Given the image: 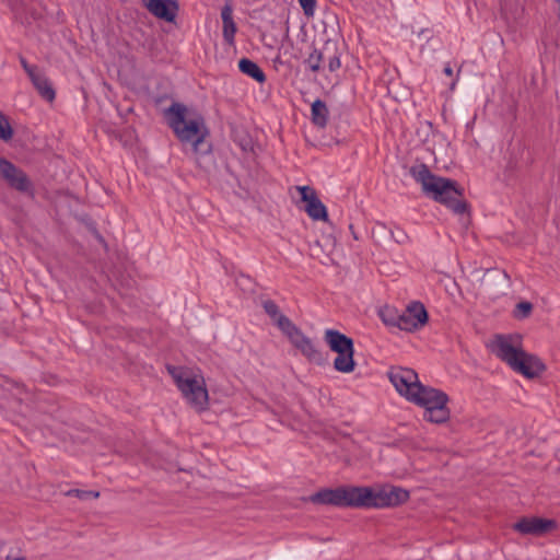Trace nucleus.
Returning a JSON list of instances; mask_svg holds the SVG:
<instances>
[{
	"label": "nucleus",
	"instance_id": "obj_22",
	"mask_svg": "<svg viewBox=\"0 0 560 560\" xmlns=\"http://www.w3.org/2000/svg\"><path fill=\"white\" fill-rule=\"evenodd\" d=\"M32 82L43 98L48 102H52L55 100V90L45 77L38 73L32 79Z\"/></svg>",
	"mask_w": 560,
	"mask_h": 560
},
{
	"label": "nucleus",
	"instance_id": "obj_14",
	"mask_svg": "<svg viewBox=\"0 0 560 560\" xmlns=\"http://www.w3.org/2000/svg\"><path fill=\"white\" fill-rule=\"evenodd\" d=\"M556 527V521L541 517H522L513 526L521 534L535 536L544 535Z\"/></svg>",
	"mask_w": 560,
	"mask_h": 560
},
{
	"label": "nucleus",
	"instance_id": "obj_17",
	"mask_svg": "<svg viewBox=\"0 0 560 560\" xmlns=\"http://www.w3.org/2000/svg\"><path fill=\"white\" fill-rule=\"evenodd\" d=\"M221 19H222V36L224 42L229 46H234L235 44V33L237 32L236 23L233 20V8L231 4L225 3L221 9Z\"/></svg>",
	"mask_w": 560,
	"mask_h": 560
},
{
	"label": "nucleus",
	"instance_id": "obj_29",
	"mask_svg": "<svg viewBox=\"0 0 560 560\" xmlns=\"http://www.w3.org/2000/svg\"><path fill=\"white\" fill-rule=\"evenodd\" d=\"M20 62L31 80L38 74V72L36 71V67L28 65L24 57H20Z\"/></svg>",
	"mask_w": 560,
	"mask_h": 560
},
{
	"label": "nucleus",
	"instance_id": "obj_7",
	"mask_svg": "<svg viewBox=\"0 0 560 560\" xmlns=\"http://www.w3.org/2000/svg\"><path fill=\"white\" fill-rule=\"evenodd\" d=\"M325 61L328 62L330 72H335L341 66L337 45L331 40H327L322 49L314 48L304 63L312 72H318L323 69Z\"/></svg>",
	"mask_w": 560,
	"mask_h": 560
},
{
	"label": "nucleus",
	"instance_id": "obj_21",
	"mask_svg": "<svg viewBox=\"0 0 560 560\" xmlns=\"http://www.w3.org/2000/svg\"><path fill=\"white\" fill-rule=\"evenodd\" d=\"M501 11L506 20L518 23L524 16L525 9L517 1L505 0L501 3Z\"/></svg>",
	"mask_w": 560,
	"mask_h": 560
},
{
	"label": "nucleus",
	"instance_id": "obj_28",
	"mask_svg": "<svg viewBox=\"0 0 560 560\" xmlns=\"http://www.w3.org/2000/svg\"><path fill=\"white\" fill-rule=\"evenodd\" d=\"M136 284V281L131 278H126V279H122L119 281V285H120V289L119 290H122L120 291V294L125 295V294H128V291L131 290Z\"/></svg>",
	"mask_w": 560,
	"mask_h": 560
},
{
	"label": "nucleus",
	"instance_id": "obj_33",
	"mask_svg": "<svg viewBox=\"0 0 560 560\" xmlns=\"http://www.w3.org/2000/svg\"><path fill=\"white\" fill-rule=\"evenodd\" d=\"M89 230L91 231V233H92L93 235H95V231H97V229H96L95 224H90Z\"/></svg>",
	"mask_w": 560,
	"mask_h": 560
},
{
	"label": "nucleus",
	"instance_id": "obj_13",
	"mask_svg": "<svg viewBox=\"0 0 560 560\" xmlns=\"http://www.w3.org/2000/svg\"><path fill=\"white\" fill-rule=\"evenodd\" d=\"M523 349L512 343V337L505 335H497L495 339L491 345V352L495 354L500 360L505 362L512 368L516 359L520 358Z\"/></svg>",
	"mask_w": 560,
	"mask_h": 560
},
{
	"label": "nucleus",
	"instance_id": "obj_4",
	"mask_svg": "<svg viewBox=\"0 0 560 560\" xmlns=\"http://www.w3.org/2000/svg\"><path fill=\"white\" fill-rule=\"evenodd\" d=\"M411 402L423 407V419L432 423H444L451 417L447 408L448 396L443 390L424 386H418L415 395H411Z\"/></svg>",
	"mask_w": 560,
	"mask_h": 560
},
{
	"label": "nucleus",
	"instance_id": "obj_31",
	"mask_svg": "<svg viewBox=\"0 0 560 560\" xmlns=\"http://www.w3.org/2000/svg\"><path fill=\"white\" fill-rule=\"evenodd\" d=\"M101 244H103L104 246H106V242L104 240V237L101 235V233L98 231H95V235H93Z\"/></svg>",
	"mask_w": 560,
	"mask_h": 560
},
{
	"label": "nucleus",
	"instance_id": "obj_20",
	"mask_svg": "<svg viewBox=\"0 0 560 560\" xmlns=\"http://www.w3.org/2000/svg\"><path fill=\"white\" fill-rule=\"evenodd\" d=\"M328 108L324 101L316 98L311 106L312 122L319 127L325 128L328 122Z\"/></svg>",
	"mask_w": 560,
	"mask_h": 560
},
{
	"label": "nucleus",
	"instance_id": "obj_23",
	"mask_svg": "<svg viewBox=\"0 0 560 560\" xmlns=\"http://www.w3.org/2000/svg\"><path fill=\"white\" fill-rule=\"evenodd\" d=\"M533 304L528 301H522L515 305L513 317L518 320L528 318L533 312Z\"/></svg>",
	"mask_w": 560,
	"mask_h": 560
},
{
	"label": "nucleus",
	"instance_id": "obj_3",
	"mask_svg": "<svg viewBox=\"0 0 560 560\" xmlns=\"http://www.w3.org/2000/svg\"><path fill=\"white\" fill-rule=\"evenodd\" d=\"M186 112L185 105L173 103L166 110L170 128L182 143L191 144L195 154H209L212 151V145L206 141L210 132L205 118L198 115L194 119L187 120Z\"/></svg>",
	"mask_w": 560,
	"mask_h": 560
},
{
	"label": "nucleus",
	"instance_id": "obj_26",
	"mask_svg": "<svg viewBox=\"0 0 560 560\" xmlns=\"http://www.w3.org/2000/svg\"><path fill=\"white\" fill-rule=\"evenodd\" d=\"M390 235L397 244H406L409 242L408 234L399 228H396L395 230H390Z\"/></svg>",
	"mask_w": 560,
	"mask_h": 560
},
{
	"label": "nucleus",
	"instance_id": "obj_2",
	"mask_svg": "<svg viewBox=\"0 0 560 560\" xmlns=\"http://www.w3.org/2000/svg\"><path fill=\"white\" fill-rule=\"evenodd\" d=\"M410 174L421 184L424 195L445 205L454 213L463 214L468 210V203L462 199L464 189L456 180L434 175L425 164L411 166Z\"/></svg>",
	"mask_w": 560,
	"mask_h": 560
},
{
	"label": "nucleus",
	"instance_id": "obj_5",
	"mask_svg": "<svg viewBox=\"0 0 560 560\" xmlns=\"http://www.w3.org/2000/svg\"><path fill=\"white\" fill-rule=\"evenodd\" d=\"M324 340L332 352L337 353L334 369L340 373H351L355 369L353 339L339 330L329 328L324 332Z\"/></svg>",
	"mask_w": 560,
	"mask_h": 560
},
{
	"label": "nucleus",
	"instance_id": "obj_30",
	"mask_svg": "<svg viewBox=\"0 0 560 560\" xmlns=\"http://www.w3.org/2000/svg\"><path fill=\"white\" fill-rule=\"evenodd\" d=\"M396 313L386 315L385 312L381 313L383 322L388 326H395L396 327Z\"/></svg>",
	"mask_w": 560,
	"mask_h": 560
},
{
	"label": "nucleus",
	"instance_id": "obj_12",
	"mask_svg": "<svg viewBox=\"0 0 560 560\" xmlns=\"http://www.w3.org/2000/svg\"><path fill=\"white\" fill-rule=\"evenodd\" d=\"M301 201L305 202L304 210L314 221H328L326 206L320 201L314 188L310 186H296Z\"/></svg>",
	"mask_w": 560,
	"mask_h": 560
},
{
	"label": "nucleus",
	"instance_id": "obj_18",
	"mask_svg": "<svg viewBox=\"0 0 560 560\" xmlns=\"http://www.w3.org/2000/svg\"><path fill=\"white\" fill-rule=\"evenodd\" d=\"M262 308L266 312V314L272 319V322L278 326V328L282 332H284L287 330V326L284 324L285 322L289 325H293L294 324L289 317H287L285 315H283L280 312L279 306L272 300L264 301L262 302Z\"/></svg>",
	"mask_w": 560,
	"mask_h": 560
},
{
	"label": "nucleus",
	"instance_id": "obj_8",
	"mask_svg": "<svg viewBox=\"0 0 560 560\" xmlns=\"http://www.w3.org/2000/svg\"><path fill=\"white\" fill-rule=\"evenodd\" d=\"M287 330L283 332L290 340V342L311 362L318 365L323 364L325 359L322 351L316 347L311 338L295 325H289L284 323Z\"/></svg>",
	"mask_w": 560,
	"mask_h": 560
},
{
	"label": "nucleus",
	"instance_id": "obj_9",
	"mask_svg": "<svg viewBox=\"0 0 560 560\" xmlns=\"http://www.w3.org/2000/svg\"><path fill=\"white\" fill-rule=\"evenodd\" d=\"M0 175L11 188L31 196L34 195V187L27 174L3 158H0Z\"/></svg>",
	"mask_w": 560,
	"mask_h": 560
},
{
	"label": "nucleus",
	"instance_id": "obj_6",
	"mask_svg": "<svg viewBox=\"0 0 560 560\" xmlns=\"http://www.w3.org/2000/svg\"><path fill=\"white\" fill-rule=\"evenodd\" d=\"M167 370L187 401L197 410H205L208 404V390L203 382L195 377H184L183 372L175 366H167Z\"/></svg>",
	"mask_w": 560,
	"mask_h": 560
},
{
	"label": "nucleus",
	"instance_id": "obj_25",
	"mask_svg": "<svg viewBox=\"0 0 560 560\" xmlns=\"http://www.w3.org/2000/svg\"><path fill=\"white\" fill-rule=\"evenodd\" d=\"M66 495L77 497L80 500H91L97 499L100 497V492L93 490L70 489L69 491L66 492Z\"/></svg>",
	"mask_w": 560,
	"mask_h": 560
},
{
	"label": "nucleus",
	"instance_id": "obj_32",
	"mask_svg": "<svg viewBox=\"0 0 560 560\" xmlns=\"http://www.w3.org/2000/svg\"><path fill=\"white\" fill-rule=\"evenodd\" d=\"M443 72H444L447 77H452V75H453V69H452V67H451L450 65H446V66L444 67Z\"/></svg>",
	"mask_w": 560,
	"mask_h": 560
},
{
	"label": "nucleus",
	"instance_id": "obj_24",
	"mask_svg": "<svg viewBox=\"0 0 560 560\" xmlns=\"http://www.w3.org/2000/svg\"><path fill=\"white\" fill-rule=\"evenodd\" d=\"M13 129L8 117L0 110V140L8 142L13 137Z\"/></svg>",
	"mask_w": 560,
	"mask_h": 560
},
{
	"label": "nucleus",
	"instance_id": "obj_34",
	"mask_svg": "<svg viewBox=\"0 0 560 560\" xmlns=\"http://www.w3.org/2000/svg\"><path fill=\"white\" fill-rule=\"evenodd\" d=\"M455 85H456V81H453V82L451 83V85H450V89H451V90H454Z\"/></svg>",
	"mask_w": 560,
	"mask_h": 560
},
{
	"label": "nucleus",
	"instance_id": "obj_11",
	"mask_svg": "<svg viewBox=\"0 0 560 560\" xmlns=\"http://www.w3.org/2000/svg\"><path fill=\"white\" fill-rule=\"evenodd\" d=\"M389 380L396 390L409 401H411V395L418 390V386L422 385L418 380V374L411 369L392 371Z\"/></svg>",
	"mask_w": 560,
	"mask_h": 560
},
{
	"label": "nucleus",
	"instance_id": "obj_1",
	"mask_svg": "<svg viewBox=\"0 0 560 560\" xmlns=\"http://www.w3.org/2000/svg\"><path fill=\"white\" fill-rule=\"evenodd\" d=\"M409 499V491L392 485L377 487L347 486L325 488L310 495L314 504L352 509H384L398 506Z\"/></svg>",
	"mask_w": 560,
	"mask_h": 560
},
{
	"label": "nucleus",
	"instance_id": "obj_27",
	"mask_svg": "<svg viewBox=\"0 0 560 560\" xmlns=\"http://www.w3.org/2000/svg\"><path fill=\"white\" fill-rule=\"evenodd\" d=\"M304 14L306 16H313L316 7V0H298Z\"/></svg>",
	"mask_w": 560,
	"mask_h": 560
},
{
	"label": "nucleus",
	"instance_id": "obj_16",
	"mask_svg": "<svg viewBox=\"0 0 560 560\" xmlns=\"http://www.w3.org/2000/svg\"><path fill=\"white\" fill-rule=\"evenodd\" d=\"M147 9L158 19L174 22L179 7L176 0H144Z\"/></svg>",
	"mask_w": 560,
	"mask_h": 560
},
{
	"label": "nucleus",
	"instance_id": "obj_15",
	"mask_svg": "<svg viewBox=\"0 0 560 560\" xmlns=\"http://www.w3.org/2000/svg\"><path fill=\"white\" fill-rule=\"evenodd\" d=\"M513 371L524 375L527 378H534L540 375L546 366L542 361L534 354L522 351L515 364L511 368Z\"/></svg>",
	"mask_w": 560,
	"mask_h": 560
},
{
	"label": "nucleus",
	"instance_id": "obj_19",
	"mask_svg": "<svg viewBox=\"0 0 560 560\" xmlns=\"http://www.w3.org/2000/svg\"><path fill=\"white\" fill-rule=\"evenodd\" d=\"M238 69L242 73L248 75L258 83H264L266 81V74L261 68L248 58L240 59Z\"/></svg>",
	"mask_w": 560,
	"mask_h": 560
},
{
	"label": "nucleus",
	"instance_id": "obj_10",
	"mask_svg": "<svg viewBox=\"0 0 560 560\" xmlns=\"http://www.w3.org/2000/svg\"><path fill=\"white\" fill-rule=\"evenodd\" d=\"M429 320L428 312L420 302H412L401 314L396 315V327L405 331H415Z\"/></svg>",
	"mask_w": 560,
	"mask_h": 560
}]
</instances>
